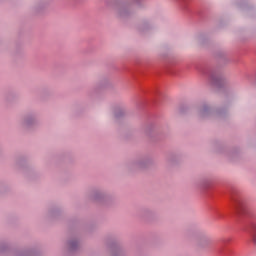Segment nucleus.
Wrapping results in <instances>:
<instances>
[{
	"instance_id": "1",
	"label": "nucleus",
	"mask_w": 256,
	"mask_h": 256,
	"mask_svg": "<svg viewBox=\"0 0 256 256\" xmlns=\"http://www.w3.org/2000/svg\"><path fill=\"white\" fill-rule=\"evenodd\" d=\"M250 235L253 237V243L256 244V225H253V230L250 232Z\"/></svg>"
}]
</instances>
